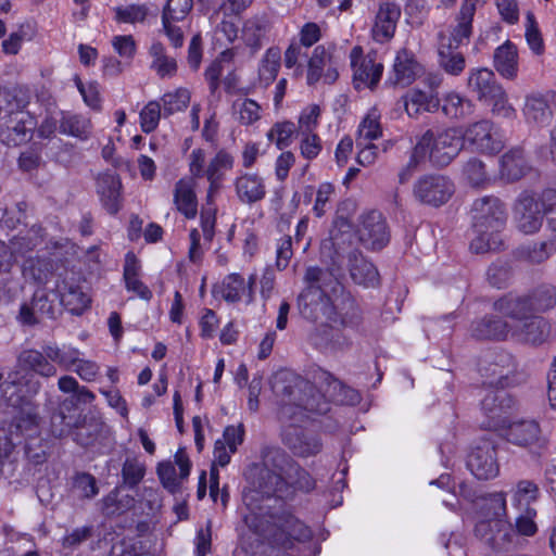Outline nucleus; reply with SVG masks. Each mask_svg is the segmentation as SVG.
Masks as SVG:
<instances>
[{
    "instance_id": "nucleus-1",
    "label": "nucleus",
    "mask_w": 556,
    "mask_h": 556,
    "mask_svg": "<svg viewBox=\"0 0 556 556\" xmlns=\"http://www.w3.org/2000/svg\"><path fill=\"white\" fill-rule=\"evenodd\" d=\"M314 384L300 377L281 372L271 381V389L278 399L279 417L290 422L282 433L285 445L294 456L307 458L323 450L320 437L312 430L296 426L306 413L324 414L329 409L328 402H342L344 387L330 372L318 369L313 376Z\"/></svg>"
},
{
    "instance_id": "nucleus-2",
    "label": "nucleus",
    "mask_w": 556,
    "mask_h": 556,
    "mask_svg": "<svg viewBox=\"0 0 556 556\" xmlns=\"http://www.w3.org/2000/svg\"><path fill=\"white\" fill-rule=\"evenodd\" d=\"M262 459L258 489L265 495L287 498L295 491L309 492L315 489L313 477L282 448H264Z\"/></svg>"
},
{
    "instance_id": "nucleus-3",
    "label": "nucleus",
    "mask_w": 556,
    "mask_h": 556,
    "mask_svg": "<svg viewBox=\"0 0 556 556\" xmlns=\"http://www.w3.org/2000/svg\"><path fill=\"white\" fill-rule=\"evenodd\" d=\"M475 238L470 249L477 254L496 251L502 245L501 232L507 222L504 202L494 195L476 199L471 206Z\"/></svg>"
},
{
    "instance_id": "nucleus-4",
    "label": "nucleus",
    "mask_w": 556,
    "mask_h": 556,
    "mask_svg": "<svg viewBox=\"0 0 556 556\" xmlns=\"http://www.w3.org/2000/svg\"><path fill=\"white\" fill-rule=\"evenodd\" d=\"M40 417L38 406L26 402L18 410L8 429L0 431V458H8L23 439L35 438L39 434Z\"/></svg>"
},
{
    "instance_id": "nucleus-5",
    "label": "nucleus",
    "mask_w": 556,
    "mask_h": 556,
    "mask_svg": "<svg viewBox=\"0 0 556 556\" xmlns=\"http://www.w3.org/2000/svg\"><path fill=\"white\" fill-rule=\"evenodd\" d=\"M427 136L425 152L428 161L437 167L451 164L464 148L462 132L455 127H448L441 131L427 129L419 138H427Z\"/></svg>"
},
{
    "instance_id": "nucleus-6",
    "label": "nucleus",
    "mask_w": 556,
    "mask_h": 556,
    "mask_svg": "<svg viewBox=\"0 0 556 556\" xmlns=\"http://www.w3.org/2000/svg\"><path fill=\"white\" fill-rule=\"evenodd\" d=\"M352 84L356 90H375L382 77L383 64L377 59L376 52L364 53L361 46L350 52Z\"/></svg>"
},
{
    "instance_id": "nucleus-7",
    "label": "nucleus",
    "mask_w": 556,
    "mask_h": 556,
    "mask_svg": "<svg viewBox=\"0 0 556 556\" xmlns=\"http://www.w3.org/2000/svg\"><path fill=\"white\" fill-rule=\"evenodd\" d=\"M481 370L489 387L508 388L522 382V375L517 371V363L507 352L492 355Z\"/></svg>"
},
{
    "instance_id": "nucleus-8",
    "label": "nucleus",
    "mask_w": 556,
    "mask_h": 556,
    "mask_svg": "<svg viewBox=\"0 0 556 556\" xmlns=\"http://www.w3.org/2000/svg\"><path fill=\"white\" fill-rule=\"evenodd\" d=\"M455 191L453 181L439 174L424 175L414 185V195L421 203L439 206L448 201Z\"/></svg>"
},
{
    "instance_id": "nucleus-9",
    "label": "nucleus",
    "mask_w": 556,
    "mask_h": 556,
    "mask_svg": "<svg viewBox=\"0 0 556 556\" xmlns=\"http://www.w3.org/2000/svg\"><path fill=\"white\" fill-rule=\"evenodd\" d=\"M298 304L302 316L306 319L317 321L325 317L330 323H337L336 308L320 286H308L299 295Z\"/></svg>"
},
{
    "instance_id": "nucleus-10",
    "label": "nucleus",
    "mask_w": 556,
    "mask_h": 556,
    "mask_svg": "<svg viewBox=\"0 0 556 556\" xmlns=\"http://www.w3.org/2000/svg\"><path fill=\"white\" fill-rule=\"evenodd\" d=\"M467 467L479 480H489L498 476L500 465L496 448L490 440H482L467 457Z\"/></svg>"
},
{
    "instance_id": "nucleus-11",
    "label": "nucleus",
    "mask_w": 556,
    "mask_h": 556,
    "mask_svg": "<svg viewBox=\"0 0 556 556\" xmlns=\"http://www.w3.org/2000/svg\"><path fill=\"white\" fill-rule=\"evenodd\" d=\"M36 126L37 121L29 112H11L4 127L0 129V140L7 146H21L31 139Z\"/></svg>"
},
{
    "instance_id": "nucleus-12",
    "label": "nucleus",
    "mask_w": 556,
    "mask_h": 556,
    "mask_svg": "<svg viewBox=\"0 0 556 556\" xmlns=\"http://www.w3.org/2000/svg\"><path fill=\"white\" fill-rule=\"evenodd\" d=\"M462 137L463 142L467 141L477 152L494 154L503 149V142L494 129L493 123L488 119L468 125Z\"/></svg>"
},
{
    "instance_id": "nucleus-13",
    "label": "nucleus",
    "mask_w": 556,
    "mask_h": 556,
    "mask_svg": "<svg viewBox=\"0 0 556 556\" xmlns=\"http://www.w3.org/2000/svg\"><path fill=\"white\" fill-rule=\"evenodd\" d=\"M514 397L501 387H489L481 406L486 416L492 420V427L505 428L509 412L515 407Z\"/></svg>"
},
{
    "instance_id": "nucleus-14",
    "label": "nucleus",
    "mask_w": 556,
    "mask_h": 556,
    "mask_svg": "<svg viewBox=\"0 0 556 556\" xmlns=\"http://www.w3.org/2000/svg\"><path fill=\"white\" fill-rule=\"evenodd\" d=\"M45 351L51 361L63 368L70 369L75 366L76 374L83 380L92 381L99 372L97 363L79 358L80 352L75 348L61 350L56 345H48Z\"/></svg>"
},
{
    "instance_id": "nucleus-15",
    "label": "nucleus",
    "mask_w": 556,
    "mask_h": 556,
    "mask_svg": "<svg viewBox=\"0 0 556 556\" xmlns=\"http://www.w3.org/2000/svg\"><path fill=\"white\" fill-rule=\"evenodd\" d=\"M556 110V91L532 92L526 96L522 113L528 123L548 125Z\"/></svg>"
},
{
    "instance_id": "nucleus-16",
    "label": "nucleus",
    "mask_w": 556,
    "mask_h": 556,
    "mask_svg": "<svg viewBox=\"0 0 556 556\" xmlns=\"http://www.w3.org/2000/svg\"><path fill=\"white\" fill-rule=\"evenodd\" d=\"M361 242L370 250H381L389 240L390 233L386 219L378 211H371L362 216L358 228Z\"/></svg>"
},
{
    "instance_id": "nucleus-17",
    "label": "nucleus",
    "mask_w": 556,
    "mask_h": 556,
    "mask_svg": "<svg viewBox=\"0 0 556 556\" xmlns=\"http://www.w3.org/2000/svg\"><path fill=\"white\" fill-rule=\"evenodd\" d=\"M1 388L3 401L9 406L21 409L25 406L26 402H30L24 389L27 388V391L35 394L38 391L39 384L38 382L31 383L27 374L14 369L8 374Z\"/></svg>"
},
{
    "instance_id": "nucleus-18",
    "label": "nucleus",
    "mask_w": 556,
    "mask_h": 556,
    "mask_svg": "<svg viewBox=\"0 0 556 556\" xmlns=\"http://www.w3.org/2000/svg\"><path fill=\"white\" fill-rule=\"evenodd\" d=\"M551 326L542 317L530 314L518 325H510L509 337L521 343L542 344L549 336Z\"/></svg>"
},
{
    "instance_id": "nucleus-19",
    "label": "nucleus",
    "mask_w": 556,
    "mask_h": 556,
    "mask_svg": "<svg viewBox=\"0 0 556 556\" xmlns=\"http://www.w3.org/2000/svg\"><path fill=\"white\" fill-rule=\"evenodd\" d=\"M401 9L394 2H381L370 30L371 38L378 43L390 41L395 34Z\"/></svg>"
},
{
    "instance_id": "nucleus-20",
    "label": "nucleus",
    "mask_w": 556,
    "mask_h": 556,
    "mask_svg": "<svg viewBox=\"0 0 556 556\" xmlns=\"http://www.w3.org/2000/svg\"><path fill=\"white\" fill-rule=\"evenodd\" d=\"M46 345L43 349H46ZM54 362L51 361L45 350L42 352L35 349H26L20 352L16 358L15 370L27 374L31 380L30 372L37 374L45 378L54 377L58 372Z\"/></svg>"
},
{
    "instance_id": "nucleus-21",
    "label": "nucleus",
    "mask_w": 556,
    "mask_h": 556,
    "mask_svg": "<svg viewBox=\"0 0 556 556\" xmlns=\"http://www.w3.org/2000/svg\"><path fill=\"white\" fill-rule=\"evenodd\" d=\"M475 533L495 549L503 548L514 538L509 521L500 518H489L479 521L475 527Z\"/></svg>"
},
{
    "instance_id": "nucleus-22",
    "label": "nucleus",
    "mask_w": 556,
    "mask_h": 556,
    "mask_svg": "<svg viewBox=\"0 0 556 556\" xmlns=\"http://www.w3.org/2000/svg\"><path fill=\"white\" fill-rule=\"evenodd\" d=\"M515 214L518 224V228L527 233L531 235L542 226L543 215L541 201L539 202L531 194H522L515 206Z\"/></svg>"
},
{
    "instance_id": "nucleus-23",
    "label": "nucleus",
    "mask_w": 556,
    "mask_h": 556,
    "mask_svg": "<svg viewBox=\"0 0 556 556\" xmlns=\"http://www.w3.org/2000/svg\"><path fill=\"white\" fill-rule=\"evenodd\" d=\"M175 464L179 468V476H177L175 465L170 462L160 463L157 466L159 478L163 486L170 493L177 492L181 481L187 479L190 473L191 463L184 448H179L176 452Z\"/></svg>"
},
{
    "instance_id": "nucleus-24",
    "label": "nucleus",
    "mask_w": 556,
    "mask_h": 556,
    "mask_svg": "<svg viewBox=\"0 0 556 556\" xmlns=\"http://www.w3.org/2000/svg\"><path fill=\"white\" fill-rule=\"evenodd\" d=\"M278 532L274 535V542L285 548L292 546L293 541H306L312 532L301 520L291 514H285L277 521Z\"/></svg>"
},
{
    "instance_id": "nucleus-25",
    "label": "nucleus",
    "mask_w": 556,
    "mask_h": 556,
    "mask_svg": "<svg viewBox=\"0 0 556 556\" xmlns=\"http://www.w3.org/2000/svg\"><path fill=\"white\" fill-rule=\"evenodd\" d=\"M122 182L119 177L111 172L100 174L97 178V192L103 207L112 215L121 210Z\"/></svg>"
},
{
    "instance_id": "nucleus-26",
    "label": "nucleus",
    "mask_w": 556,
    "mask_h": 556,
    "mask_svg": "<svg viewBox=\"0 0 556 556\" xmlns=\"http://www.w3.org/2000/svg\"><path fill=\"white\" fill-rule=\"evenodd\" d=\"M438 64L451 76H459L466 67L464 54L458 51V46L451 45V39L444 33L439 34Z\"/></svg>"
},
{
    "instance_id": "nucleus-27",
    "label": "nucleus",
    "mask_w": 556,
    "mask_h": 556,
    "mask_svg": "<svg viewBox=\"0 0 556 556\" xmlns=\"http://www.w3.org/2000/svg\"><path fill=\"white\" fill-rule=\"evenodd\" d=\"M422 71L415 54L407 49H401L395 56L391 80L394 85L407 87L415 81Z\"/></svg>"
},
{
    "instance_id": "nucleus-28",
    "label": "nucleus",
    "mask_w": 556,
    "mask_h": 556,
    "mask_svg": "<svg viewBox=\"0 0 556 556\" xmlns=\"http://www.w3.org/2000/svg\"><path fill=\"white\" fill-rule=\"evenodd\" d=\"M233 164V156L226 150H219L208 162L204 175L208 181L207 200H212L214 195L220 190L223 187L225 173L232 169Z\"/></svg>"
},
{
    "instance_id": "nucleus-29",
    "label": "nucleus",
    "mask_w": 556,
    "mask_h": 556,
    "mask_svg": "<svg viewBox=\"0 0 556 556\" xmlns=\"http://www.w3.org/2000/svg\"><path fill=\"white\" fill-rule=\"evenodd\" d=\"M233 186L237 198L244 204L260 202L266 195L265 180L255 173H244L239 175L235 179Z\"/></svg>"
},
{
    "instance_id": "nucleus-30",
    "label": "nucleus",
    "mask_w": 556,
    "mask_h": 556,
    "mask_svg": "<svg viewBox=\"0 0 556 556\" xmlns=\"http://www.w3.org/2000/svg\"><path fill=\"white\" fill-rule=\"evenodd\" d=\"M480 1L463 0L456 15V25L453 27L451 35H447V39H451V45L459 47L464 42H468L472 35V21Z\"/></svg>"
},
{
    "instance_id": "nucleus-31",
    "label": "nucleus",
    "mask_w": 556,
    "mask_h": 556,
    "mask_svg": "<svg viewBox=\"0 0 556 556\" xmlns=\"http://www.w3.org/2000/svg\"><path fill=\"white\" fill-rule=\"evenodd\" d=\"M255 282V275H251L249 281L245 282L241 275L236 273L229 274L223 281L220 290L222 296L229 303L239 302L245 296L247 301L250 303L253 301Z\"/></svg>"
},
{
    "instance_id": "nucleus-32",
    "label": "nucleus",
    "mask_w": 556,
    "mask_h": 556,
    "mask_svg": "<svg viewBox=\"0 0 556 556\" xmlns=\"http://www.w3.org/2000/svg\"><path fill=\"white\" fill-rule=\"evenodd\" d=\"M195 181L192 178H181L174 187V204L178 212L191 219L198 213V200L195 195Z\"/></svg>"
},
{
    "instance_id": "nucleus-33",
    "label": "nucleus",
    "mask_w": 556,
    "mask_h": 556,
    "mask_svg": "<svg viewBox=\"0 0 556 556\" xmlns=\"http://www.w3.org/2000/svg\"><path fill=\"white\" fill-rule=\"evenodd\" d=\"M349 270L351 278L357 285L375 287L379 282L377 268L356 251L349 254Z\"/></svg>"
},
{
    "instance_id": "nucleus-34",
    "label": "nucleus",
    "mask_w": 556,
    "mask_h": 556,
    "mask_svg": "<svg viewBox=\"0 0 556 556\" xmlns=\"http://www.w3.org/2000/svg\"><path fill=\"white\" fill-rule=\"evenodd\" d=\"M493 65L502 77L515 79L518 75L517 47L509 40L497 47L493 55Z\"/></svg>"
},
{
    "instance_id": "nucleus-35",
    "label": "nucleus",
    "mask_w": 556,
    "mask_h": 556,
    "mask_svg": "<svg viewBox=\"0 0 556 556\" xmlns=\"http://www.w3.org/2000/svg\"><path fill=\"white\" fill-rule=\"evenodd\" d=\"M404 109L409 117H417L421 112H435L440 108V99L420 89H410L402 97Z\"/></svg>"
},
{
    "instance_id": "nucleus-36",
    "label": "nucleus",
    "mask_w": 556,
    "mask_h": 556,
    "mask_svg": "<svg viewBox=\"0 0 556 556\" xmlns=\"http://www.w3.org/2000/svg\"><path fill=\"white\" fill-rule=\"evenodd\" d=\"M529 168L521 149H513L506 152L500 160V177L507 182L519 180L527 174Z\"/></svg>"
},
{
    "instance_id": "nucleus-37",
    "label": "nucleus",
    "mask_w": 556,
    "mask_h": 556,
    "mask_svg": "<svg viewBox=\"0 0 556 556\" xmlns=\"http://www.w3.org/2000/svg\"><path fill=\"white\" fill-rule=\"evenodd\" d=\"M540 426L534 420H520L509 424L504 432L506 440L515 445L528 446L539 441Z\"/></svg>"
},
{
    "instance_id": "nucleus-38",
    "label": "nucleus",
    "mask_w": 556,
    "mask_h": 556,
    "mask_svg": "<svg viewBox=\"0 0 556 556\" xmlns=\"http://www.w3.org/2000/svg\"><path fill=\"white\" fill-rule=\"evenodd\" d=\"M108 432V427L100 419L84 418L81 422L76 424L74 441L84 447L93 446L101 442Z\"/></svg>"
},
{
    "instance_id": "nucleus-39",
    "label": "nucleus",
    "mask_w": 556,
    "mask_h": 556,
    "mask_svg": "<svg viewBox=\"0 0 556 556\" xmlns=\"http://www.w3.org/2000/svg\"><path fill=\"white\" fill-rule=\"evenodd\" d=\"M141 265L132 252H128L124 264V280L127 291L134 292L142 300L149 301L152 291L140 280Z\"/></svg>"
},
{
    "instance_id": "nucleus-40",
    "label": "nucleus",
    "mask_w": 556,
    "mask_h": 556,
    "mask_svg": "<svg viewBox=\"0 0 556 556\" xmlns=\"http://www.w3.org/2000/svg\"><path fill=\"white\" fill-rule=\"evenodd\" d=\"M510 325L498 317H484L471 325V334L480 340L509 338Z\"/></svg>"
},
{
    "instance_id": "nucleus-41",
    "label": "nucleus",
    "mask_w": 556,
    "mask_h": 556,
    "mask_svg": "<svg viewBox=\"0 0 556 556\" xmlns=\"http://www.w3.org/2000/svg\"><path fill=\"white\" fill-rule=\"evenodd\" d=\"M440 108L450 119H464L473 113L472 101L456 91L445 92L440 99Z\"/></svg>"
},
{
    "instance_id": "nucleus-42",
    "label": "nucleus",
    "mask_w": 556,
    "mask_h": 556,
    "mask_svg": "<svg viewBox=\"0 0 556 556\" xmlns=\"http://www.w3.org/2000/svg\"><path fill=\"white\" fill-rule=\"evenodd\" d=\"M270 28L271 22L266 13L253 15L243 24V39L250 48L258 50Z\"/></svg>"
},
{
    "instance_id": "nucleus-43",
    "label": "nucleus",
    "mask_w": 556,
    "mask_h": 556,
    "mask_svg": "<svg viewBox=\"0 0 556 556\" xmlns=\"http://www.w3.org/2000/svg\"><path fill=\"white\" fill-rule=\"evenodd\" d=\"M501 84L497 83L494 73L485 67L472 68L468 74L467 88L470 92L476 93L478 100L484 101L490 97L493 89Z\"/></svg>"
},
{
    "instance_id": "nucleus-44",
    "label": "nucleus",
    "mask_w": 556,
    "mask_h": 556,
    "mask_svg": "<svg viewBox=\"0 0 556 556\" xmlns=\"http://www.w3.org/2000/svg\"><path fill=\"white\" fill-rule=\"evenodd\" d=\"M78 415L72 400L64 401L58 412L51 417V433L55 438H63L75 430Z\"/></svg>"
},
{
    "instance_id": "nucleus-45",
    "label": "nucleus",
    "mask_w": 556,
    "mask_h": 556,
    "mask_svg": "<svg viewBox=\"0 0 556 556\" xmlns=\"http://www.w3.org/2000/svg\"><path fill=\"white\" fill-rule=\"evenodd\" d=\"M494 309L511 318L510 325H518L531 314V303L526 298L506 295L494 303Z\"/></svg>"
},
{
    "instance_id": "nucleus-46",
    "label": "nucleus",
    "mask_w": 556,
    "mask_h": 556,
    "mask_svg": "<svg viewBox=\"0 0 556 556\" xmlns=\"http://www.w3.org/2000/svg\"><path fill=\"white\" fill-rule=\"evenodd\" d=\"M151 56L150 68L154 71L160 78H172L177 73V61L174 56L166 53L164 45L155 41L149 49Z\"/></svg>"
},
{
    "instance_id": "nucleus-47",
    "label": "nucleus",
    "mask_w": 556,
    "mask_h": 556,
    "mask_svg": "<svg viewBox=\"0 0 556 556\" xmlns=\"http://www.w3.org/2000/svg\"><path fill=\"white\" fill-rule=\"evenodd\" d=\"M58 290L60 292V302L72 314L79 315L89 306L90 299L83 292L80 287L67 285L63 281L62 286H58Z\"/></svg>"
},
{
    "instance_id": "nucleus-48",
    "label": "nucleus",
    "mask_w": 556,
    "mask_h": 556,
    "mask_svg": "<svg viewBox=\"0 0 556 556\" xmlns=\"http://www.w3.org/2000/svg\"><path fill=\"white\" fill-rule=\"evenodd\" d=\"M540 496L539 485L532 480H519L511 490V505L515 509L534 508Z\"/></svg>"
},
{
    "instance_id": "nucleus-49",
    "label": "nucleus",
    "mask_w": 556,
    "mask_h": 556,
    "mask_svg": "<svg viewBox=\"0 0 556 556\" xmlns=\"http://www.w3.org/2000/svg\"><path fill=\"white\" fill-rule=\"evenodd\" d=\"M35 245V242L27 237H14L10 247L0 241V270H9L16 255L31 251Z\"/></svg>"
},
{
    "instance_id": "nucleus-50",
    "label": "nucleus",
    "mask_w": 556,
    "mask_h": 556,
    "mask_svg": "<svg viewBox=\"0 0 556 556\" xmlns=\"http://www.w3.org/2000/svg\"><path fill=\"white\" fill-rule=\"evenodd\" d=\"M59 128L64 135L87 140L91 134V122L83 115L63 113Z\"/></svg>"
},
{
    "instance_id": "nucleus-51",
    "label": "nucleus",
    "mask_w": 556,
    "mask_h": 556,
    "mask_svg": "<svg viewBox=\"0 0 556 556\" xmlns=\"http://www.w3.org/2000/svg\"><path fill=\"white\" fill-rule=\"evenodd\" d=\"M314 344L323 350H337L346 344V339L340 329L332 325L321 324L312 334Z\"/></svg>"
},
{
    "instance_id": "nucleus-52",
    "label": "nucleus",
    "mask_w": 556,
    "mask_h": 556,
    "mask_svg": "<svg viewBox=\"0 0 556 556\" xmlns=\"http://www.w3.org/2000/svg\"><path fill=\"white\" fill-rule=\"evenodd\" d=\"M190 100L191 92L185 87L165 92L161 97L160 102L163 109V116L166 118L176 113L185 112L190 104Z\"/></svg>"
},
{
    "instance_id": "nucleus-53",
    "label": "nucleus",
    "mask_w": 556,
    "mask_h": 556,
    "mask_svg": "<svg viewBox=\"0 0 556 556\" xmlns=\"http://www.w3.org/2000/svg\"><path fill=\"white\" fill-rule=\"evenodd\" d=\"M463 175L467 184L473 188H485L492 184V178L488 174L484 163L477 157H471L465 163Z\"/></svg>"
},
{
    "instance_id": "nucleus-54",
    "label": "nucleus",
    "mask_w": 556,
    "mask_h": 556,
    "mask_svg": "<svg viewBox=\"0 0 556 556\" xmlns=\"http://www.w3.org/2000/svg\"><path fill=\"white\" fill-rule=\"evenodd\" d=\"M281 54L278 48H269L266 50L258 68L260 79L269 85L273 83L280 68Z\"/></svg>"
},
{
    "instance_id": "nucleus-55",
    "label": "nucleus",
    "mask_w": 556,
    "mask_h": 556,
    "mask_svg": "<svg viewBox=\"0 0 556 556\" xmlns=\"http://www.w3.org/2000/svg\"><path fill=\"white\" fill-rule=\"evenodd\" d=\"M552 247L546 241L532 242L518 249V257L531 264H542L551 257Z\"/></svg>"
},
{
    "instance_id": "nucleus-56",
    "label": "nucleus",
    "mask_w": 556,
    "mask_h": 556,
    "mask_svg": "<svg viewBox=\"0 0 556 556\" xmlns=\"http://www.w3.org/2000/svg\"><path fill=\"white\" fill-rule=\"evenodd\" d=\"M380 115L377 110H370L362 121L358 127V137L356 146L361 147L363 141H371L382 136V129L379 122Z\"/></svg>"
},
{
    "instance_id": "nucleus-57",
    "label": "nucleus",
    "mask_w": 556,
    "mask_h": 556,
    "mask_svg": "<svg viewBox=\"0 0 556 556\" xmlns=\"http://www.w3.org/2000/svg\"><path fill=\"white\" fill-rule=\"evenodd\" d=\"M53 271V264L47 258H28L23 265L25 277L38 283H45Z\"/></svg>"
},
{
    "instance_id": "nucleus-58",
    "label": "nucleus",
    "mask_w": 556,
    "mask_h": 556,
    "mask_svg": "<svg viewBox=\"0 0 556 556\" xmlns=\"http://www.w3.org/2000/svg\"><path fill=\"white\" fill-rule=\"evenodd\" d=\"M518 516L514 525L510 523V530L514 528L516 533L521 536H534L539 527L535 522L538 511L535 508L517 509Z\"/></svg>"
},
{
    "instance_id": "nucleus-59",
    "label": "nucleus",
    "mask_w": 556,
    "mask_h": 556,
    "mask_svg": "<svg viewBox=\"0 0 556 556\" xmlns=\"http://www.w3.org/2000/svg\"><path fill=\"white\" fill-rule=\"evenodd\" d=\"M232 108L242 125H252L261 118V105L252 99H237Z\"/></svg>"
},
{
    "instance_id": "nucleus-60",
    "label": "nucleus",
    "mask_w": 556,
    "mask_h": 556,
    "mask_svg": "<svg viewBox=\"0 0 556 556\" xmlns=\"http://www.w3.org/2000/svg\"><path fill=\"white\" fill-rule=\"evenodd\" d=\"M34 311L39 316L40 320L43 318L53 319L55 318L59 306L55 303V296L53 299L43 289L37 290L33 296Z\"/></svg>"
},
{
    "instance_id": "nucleus-61",
    "label": "nucleus",
    "mask_w": 556,
    "mask_h": 556,
    "mask_svg": "<svg viewBox=\"0 0 556 556\" xmlns=\"http://www.w3.org/2000/svg\"><path fill=\"white\" fill-rule=\"evenodd\" d=\"M330 60V54L325 46H317L308 60L307 83L315 84L321 77L323 71Z\"/></svg>"
},
{
    "instance_id": "nucleus-62",
    "label": "nucleus",
    "mask_w": 556,
    "mask_h": 556,
    "mask_svg": "<svg viewBox=\"0 0 556 556\" xmlns=\"http://www.w3.org/2000/svg\"><path fill=\"white\" fill-rule=\"evenodd\" d=\"M163 114L161 103L156 100L149 101L139 114L141 130L146 134L154 131Z\"/></svg>"
},
{
    "instance_id": "nucleus-63",
    "label": "nucleus",
    "mask_w": 556,
    "mask_h": 556,
    "mask_svg": "<svg viewBox=\"0 0 556 556\" xmlns=\"http://www.w3.org/2000/svg\"><path fill=\"white\" fill-rule=\"evenodd\" d=\"M494 92L484 100L489 105L492 106V112L500 116L511 118L516 115V110L508 102V97L502 85L493 89Z\"/></svg>"
},
{
    "instance_id": "nucleus-64",
    "label": "nucleus",
    "mask_w": 556,
    "mask_h": 556,
    "mask_svg": "<svg viewBox=\"0 0 556 556\" xmlns=\"http://www.w3.org/2000/svg\"><path fill=\"white\" fill-rule=\"evenodd\" d=\"M146 473V467L136 457H128L125 459L122 467L123 482L128 488L132 489L137 486L143 479Z\"/></svg>"
}]
</instances>
